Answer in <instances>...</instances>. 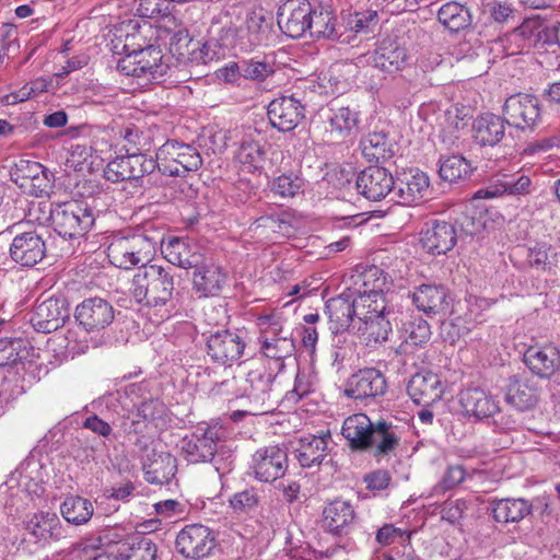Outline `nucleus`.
I'll list each match as a JSON object with an SVG mask.
<instances>
[{
    "instance_id": "f257e3e1",
    "label": "nucleus",
    "mask_w": 560,
    "mask_h": 560,
    "mask_svg": "<svg viewBox=\"0 0 560 560\" xmlns=\"http://www.w3.org/2000/svg\"><path fill=\"white\" fill-rule=\"evenodd\" d=\"M129 292L135 301L161 312L168 318L177 307L179 292L172 269L160 265L139 267L130 281Z\"/></svg>"
},
{
    "instance_id": "f03ea898",
    "label": "nucleus",
    "mask_w": 560,
    "mask_h": 560,
    "mask_svg": "<svg viewBox=\"0 0 560 560\" xmlns=\"http://www.w3.org/2000/svg\"><path fill=\"white\" fill-rule=\"evenodd\" d=\"M161 237L155 232H135L116 235L107 246L109 261L120 269L129 270L136 266H150L156 253Z\"/></svg>"
},
{
    "instance_id": "7ed1b4c3",
    "label": "nucleus",
    "mask_w": 560,
    "mask_h": 560,
    "mask_svg": "<svg viewBox=\"0 0 560 560\" xmlns=\"http://www.w3.org/2000/svg\"><path fill=\"white\" fill-rule=\"evenodd\" d=\"M273 378V375L259 364L240 380L237 397L246 401L247 408L234 411L232 413L234 421L240 420L243 415H265L275 409V401L270 394Z\"/></svg>"
},
{
    "instance_id": "20e7f679",
    "label": "nucleus",
    "mask_w": 560,
    "mask_h": 560,
    "mask_svg": "<svg viewBox=\"0 0 560 560\" xmlns=\"http://www.w3.org/2000/svg\"><path fill=\"white\" fill-rule=\"evenodd\" d=\"M162 59L161 49L150 45L128 54L119 60L117 68L125 75L142 80L143 84L160 83L168 70Z\"/></svg>"
},
{
    "instance_id": "39448f33",
    "label": "nucleus",
    "mask_w": 560,
    "mask_h": 560,
    "mask_svg": "<svg viewBox=\"0 0 560 560\" xmlns=\"http://www.w3.org/2000/svg\"><path fill=\"white\" fill-rule=\"evenodd\" d=\"M154 160L158 162L159 172L167 176H185L188 172L197 171L202 164L196 148L175 140L161 145Z\"/></svg>"
},
{
    "instance_id": "423d86ee",
    "label": "nucleus",
    "mask_w": 560,
    "mask_h": 560,
    "mask_svg": "<svg viewBox=\"0 0 560 560\" xmlns=\"http://www.w3.org/2000/svg\"><path fill=\"white\" fill-rule=\"evenodd\" d=\"M50 217L55 231L68 238L84 235L94 223L92 210L80 200L57 205L50 211Z\"/></svg>"
},
{
    "instance_id": "0eeeda50",
    "label": "nucleus",
    "mask_w": 560,
    "mask_h": 560,
    "mask_svg": "<svg viewBox=\"0 0 560 560\" xmlns=\"http://www.w3.org/2000/svg\"><path fill=\"white\" fill-rule=\"evenodd\" d=\"M305 93L295 91L272 100L267 109L271 126L281 132L295 129L305 117Z\"/></svg>"
},
{
    "instance_id": "6e6552de",
    "label": "nucleus",
    "mask_w": 560,
    "mask_h": 560,
    "mask_svg": "<svg viewBox=\"0 0 560 560\" xmlns=\"http://www.w3.org/2000/svg\"><path fill=\"white\" fill-rule=\"evenodd\" d=\"M222 430L215 425L198 427L179 442L185 459L191 464L211 462L218 451Z\"/></svg>"
},
{
    "instance_id": "1a4fd4ad",
    "label": "nucleus",
    "mask_w": 560,
    "mask_h": 560,
    "mask_svg": "<svg viewBox=\"0 0 560 560\" xmlns=\"http://www.w3.org/2000/svg\"><path fill=\"white\" fill-rule=\"evenodd\" d=\"M503 114L509 126L533 130L541 121L540 102L533 94L517 93L506 98Z\"/></svg>"
},
{
    "instance_id": "9d476101",
    "label": "nucleus",
    "mask_w": 560,
    "mask_h": 560,
    "mask_svg": "<svg viewBox=\"0 0 560 560\" xmlns=\"http://www.w3.org/2000/svg\"><path fill=\"white\" fill-rule=\"evenodd\" d=\"M158 162L154 158L143 153H130L108 162L104 170V176L113 183L138 180L152 174Z\"/></svg>"
},
{
    "instance_id": "9b49d317",
    "label": "nucleus",
    "mask_w": 560,
    "mask_h": 560,
    "mask_svg": "<svg viewBox=\"0 0 560 560\" xmlns=\"http://www.w3.org/2000/svg\"><path fill=\"white\" fill-rule=\"evenodd\" d=\"M246 348V342L241 334L231 329H217L209 331L207 337V354L221 365L231 366L237 362Z\"/></svg>"
},
{
    "instance_id": "f8f14e48",
    "label": "nucleus",
    "mask_w": 560,
    "mask_h": 560,
    "mask_svg": "<svg viewBox=\"0 0 560 560\" xmlns=\"http://www.w3.org/2000/svg\"><path fill=\"white\" fill-rule=\"evenodd\" d=\"M387 390L386 378L374 368L359 370L352 374L345 386V395L354 400L374 401Z\"/></svg>"
},
{
    "instance_id": "ddd939ff",
    "label": "nucleus",
    "mask_w": 560,
    "mask_h": 560,
    "mask_svg": "<svg viewBox=\"0 0 560 560\" xmlns=\"http://www.w3.org/2000/svg\"><path fill=\"white\" fill-rule=\"evenodd\" d=\"M47 246L42 233L30 230L16 233L10 244V258L26 268L35 267L46 257Z\"/></svg>"
},
{
    "instance_id": "4468645a",
    "label": "nucleus",
    "mask_w": 560,
    "mask_h": 560,
    "mask_svg": "<svg viewBox=\"0 0 560 560\" xmlns=\"http://www.w3.org/2000/svg\"><path fill=\"white\" fill-rule=\"evenodd\" d=\"M429 176L418 168H409L395 179L392 200L405 206H413L423 201L429 192Z\"/></svg>"
},
{
    "instance_id": "2eb2a0df",
    "label": "nucleus",
    "mask_w": 560,
    "mask_h": 560,
    "mask_svg": "<svg viewBox=\"0 0 560 560\" xmlns=\"http://www.w3.org/2000/svg\"><path fill=\"white\" fill-rule=\"evenodd\" d=\"M69 316L67 301L62 298L51 296L37 300L30 322L36 331L49 334L62 327Z\"/></svg>"
},
{
    "instance_id": "dca6fc26",
    "label": "nucleus",
    "mask_w": 560,
    "mask_h": 560,
    "mask_svg": "<svg viewBox=\"0 0 560 560\" xmlns=\"http://www.w3.org/2000/svg\"><path fill=\"white\" fill-rule=\"evenodd\" d=\"M115 317L113 305L95 296L83 300L74 310V318L88 332H98L109 326Z\"/></svg>"
},
{
    "instance_id": "f3484780",
    "label": "nucleus",
    "mask_w": 560,
    "mask_h": 560,
    "mask_svg": "<svg viewBox=\"0 0 560 560\" xmlns=\"http://www.w3.org/2000/svg\"><path fill=\"white\" fill-rule=\"evenodd\" d=\"M255 477L264 482H271L284 476L288 468V452L280 445L258 448L253 455Z\"/></svg>"
},
{
    "instance_id": "a211bd4d",
    "label": "nucleus",
    "mask_w": 560,
    "mask_h": 560,
    "mask_svg": "<svg viewBox=\"0 0 560 560\" xmlns=\"http://www.w3.org/2000/svg\"><path fill=\"white\" fill-rule=\"evenodd\" d=\"M355 188L366 199L378 201L393 194L395 178L387 168L371 165L357 175Z\"/></svg>"
},
{
    "instance_id": "6ab92c4d",
    "label": "nucleus",
    "mask_w": 560,
    "mask_h": 560,
    "mask_svg": "<svg viewBox=\"0 0 560 560\" xmlns=\"http://www.w3.org/2000/svg\"><path fill=\"white\" fill-rule=\"evenodd\" d=\"M214 546L213 533L200 524L187 525L176 537L177 551L186 558H205L210 555Z\"/></svg>"
},
{
    "instance_id": "aec40b11",
    "label": "nucleus",
    "mask_w": 560,
    "mask_h": 560,
    "mask_svg": "<svg viewBox=\"0 0 560 560\" xmlns=\"http://www.w3.org/2000/svg\"><path fill=\"white\" fill-rule=\"evenodd\" d=\"M270 35L271 24L262 14L253 12L244 25L233 31V47L244 52L252 51L267 45Z\"/></svg>"
},
{
    "instance_id": "412c9836",
    "label": "nucleus",
    "mask_w": 560,
    "mask_h": 560,
    "mask_svg": "<svg viewBox=\"0 0 560 560\" xmlns=\"http://www.w3.org/2000/svg\"><path fill=\"white\" fill-rule=\"evenodd\" d=\"M312 4L306 0H288L278 9V25L291 38H300L307 32Z\"/></svg>"
},
{
    "instance_id": "4be33fe9",
    "label": "nucleus",
    "mask_w": 560,
    "mask_h": 560,
    "mask_svg": "<svg viewBox=\"0 0 560 560\" xmlns=\"http://www.w3.org/2000/svg\"><path fill=\"white\" fill-rule=\"evenodd\" d=\"M327 120L329 133L338 140H345L358 131L360 112L355 105L332 102L328 107Z\"/></svg>"
},
{
    "instance_id": "5701e85b",
    "label": "nucleus",
    "mask_w": 560,
    "mask_h": 560,
    "mask_svg": "<svg viewBox=\"0 0 560 560\" xmlns=\"http://www.w3.org/2000/svg\"><path fill=\"white\" fill-rule=\"evenodd\" d=\"M412 301L427 315L445 316L451 312L452 298L443 285L422 284L413 291Z\"/></svg>"
},
{
    "instance_id": "b1692460",
    "label": "nucleus",
    "mask_w": 560,
    "mask_h": 560,
    "mask_svg": "<svg viewBox=\"0 0 560 560\" xmlns=\"http://www.w3.org/2000/svg\"><path fill=\"white\" fill-rule=\"evenodd\" d=\"M420 235L422 247L433 255L446 254L455 246L457 237L454 225L445 221L427 223Z\"/></svg>"
},
{
    "instance_id": "393cba45",
    "label": "nucleus",
    "mask_w": 560,
    "mask_h": 560,
    "mask_svg": "<svg viewBox=\"0 0 560 560\" xmlns=\"http://www.w3.org/2000/svg\"><path fill=\"white\" fill-rule=\"evenodd\" d=\"M443 385L433 372L416 373L407 385V393L417 405L429 407L441 400Z\"/></svg>"
},
{
    "instance_id": "a878e982",
    "label": "nucleus",
    "mask_w": 560,
    "mask_h": 560,
    "mask_svg": "<svg viewBox=\"0 0 560 560\" xmlns=\"http://www.w3.org/2000/svg\"><path fill=\"white\" fill-rule=\"evenodd\" d=\"M524 363L530 372L549 378L560 370V351L556 346H532L524 353Z\"/></svg>"
},
{
    "instance_id": "bb28decb",
    "label": "nucleus",
    "mask_w": 560,
    "mask_h": 560,
    "mask_svg": "<svg viewBox=\"0 0 560 560\" xmlns=\"http://www.w3.org/2000/svg\"><path fill=\"white\" fill-rule=\"evenodd\" d=\"M459 404L468 417L478 420L492 417L499 411V401L488 390L480 387H469L459 393Z\"/></svg>"
},
{
    "instance_id": "cd10ccee",
    "label": "nucleus",
    "mask_w": 560,
    "mask_h": 560,
    "mask_svg": "<svg viewBox=\"0 0 560 560\" xmlns=\"http://www.w3.org/2000/svg\"><path fill=\"white\" fill-rule=\"evenodd\" d=\"M307 32L315 39L338 40L341 43L350 40L349 36H343L342 26L337 23L335 14L324 8H312Z\"/></svg>"
},
{
    "instance_id": "c85d7f7f",
    "label": "nucleus",
    "mask_w": 560,
    "mask_h": 560,
    "mask_svg": "<svg viewBox=\"0 0 560 560\" xmlns=\"http://www.w3.org/2000/svg\"><path fill=\"white\" fill-rule=\"evenodd\" d=\"M226 275L222 267L213 261L202 262L195 268L192 288L200 296L218 295L225 283Z\"/></svg>"
},
{
    "instance_id": "c756f323",
    "label": "nucleus",
    "mask_w": 560,
    "mask_h": 560,
    "mask_svg": "<svg viewBox=\"0 0 560 560\" xmlns=\"http://www.w3.org/2000/svg\"><path fill=\"white\" fill-rule=\"evenodd\" d=\"M325 308L330 323L329 328L332 332L347 330L353 318L357 317L355 301L348 291L329 299Z\"/></svg>"
},
{
    "instance_id": "7c9ffc66",
    "label": "nucleus",
    "mask_w": 560,
    "mask_h": 560,
    "mask_svg": "<svg viewBox=\"0 0 560 560\" xmlns=\"http://www.w3.org/2000/svg\"><path fill=\"white\" fill-rule=\"evenodd\" d=\"M396 149L397 143L383 130L369 132L360 141L361 153L369 162L385 163L395 156Z\"/></svg>"
},
{
    "instance_id": "2f4dec72",
    "label": "nucleus",
    "mask_w": 560,
    "mask_h": 560,
    "mask_svg": "<svg viewBox=\"0 0 560 560\" xmlns=\"http://www.w3.org/2000/svg\"><path fill=\"white\" fill-rule=\"evenodd\" d=\"M330 434L306 435L298 441V447L294 450V457L303 468L319 466L327 456L328 442Z\"/></svg>"
},
{
    "instance_id": "473e14b6",
    "label": "nucleus",
    "mask_w": 560,
    "mask_h": 560,
    "mask_svg": "<svg viewBox=\"0 0 560 560\" xmlns=\"http://www.w3.org/2000/svg\"><path fill=\"white\" fill-rule=\"evenodd\" d=\"M401 435L397 427L386 420L374 423L370 438V448L374 450L375 457H390L395 455L400 445Z\"/></svg>"
},
{
    "instance_id": "72a5a7b5",
    "label": "nucleus",
    "mask_w": 560,
    "mask_h": 560,
    "mask_svg": "<svg viewBox=\"0 0 560 560\" xmlns=\"http://www.w3.org/2000/svg\"><path fill=\"white\" fill-rule=\"evenodd\" d=\"M355 512L349 501L334 500L323 511V527L332 535L346 534L353 523Z\"/></svg>"
},
{
    "instance_id": "f704fd0d",
    "label": "nucleus",
    "mask_w": 560,
    "mask_h": 560,
    "mask_svg": "<svg viewBox=\"0 0 560 560\" xmlns=\"http://www.w3.org/2000/svg\"><path fill=\"white\" fill-rule=\"evenodd\" d=\"M374 423L365 413H354L343 421L341 434L352 450L366 451Z\"/></svg>"
},
{
    "instance_id": "c9c22d12",
    "label": "nucleus",
    "mask_w": 560,
    "mask_h": 560,
    "mask_svg": "<svg viewBox=\"0 0 560 560\" xmlns=\"http://www.w3.org/2000/svg\"><path fill=\"white\" fill-rule=\"evenodd\" d=\"M144 479L151 485H168L175 476L176 458L170 453H154L143 464Z\"/></svg>"
},
{
    "instance_id": "e433bc0d",
    "label": "nucleus",
    "mask_w": 560,
    "mask_h": 560,
    "mask_svg": "<svg viewBox=\"0 0 560 560\" xmlns=\"http://www.w3.org/2000/svg\"><path fill=\"white\" fill-rule=\"evenodd\" d=\"M505 117L485 114L476 118L472 130L474 138L480 145H497L505 136Z\"/></svg>"
},
{
    "instance_id": "4c0bfd02",
    "label": "nucleus",
    "mask_w": 560,
    "mask_h": 560,
    "mask_svg": "<svg viewBox=\"0 0 560 560\" xmlns=\"http://www.w3.org/2000/svg\"><path fill=\"white\" fill-rule=\"evenodd\" d=\"M114 537L109 540L117 542L121 560H156L158 546L150 538L137 536L124 540L116 532Z\"/></svg>"
},
{
    "instance_id": "58836bf2",
    "label": "nucleus",
    "mask_w": 560,
    "mask_h": 560,
    "mask_svg": "<svg viewBox=\"0 0 560 560\" xmlns=\"http://www.w3.org/2000/svg\"><path fill=\"white\" fill-rule=\"evenodd\" d=\"M171 51L177 54L180 58H185L187 55L190 60L207 63L213 60L215 51L211 49L209 43L201 44L195 42L188 37L187 33L177 32L174 34L171 42Z\"/></svg>"
},
{
    "instance_id": "ea45409f",
    "label": "nucleus",
    "mask_w": 560,
    "mask_h": 560,
    "mask_svg": "<svg viewBox=\"0 0 560 560\" xmlns=\"http://www.w3.org/2000/svg\"><path fill=\"white\" fill-rule=\"evenodd\" d=\"M352 278L353 287L349 288L348 292L353 298L381 294L388 287L386 275L376 266L366 268Z\"/></svg>"
},
{
    "instance_id": "a19ab883",
    "label": "nucleus",
    "mask_w": 560,
    "mask_h": 560,
    "mask_svg": "<svg viewBox=\"0 0 560 560\" xmlns=\"http://www.w3.org/2000/svg\"><path fill=\"white\" fill-rule=\"evenodd\" d=\"M44 483V470L36 462H25L4 481L8 490H35Z\"/></svg>"
},
{
    "instance_id": "79ce46f5",
    "label": "nucleus",
    "mask_w": 560,
    "mask_h": 560,
    "mask_svg": "<svg viewBox=\"0 0 560 560\" xmlns=\"http://www.w3.org/2000/svg\"><path fill=\"white\" fill-rule=\"evenodd\" d=\"M165 259L183 269H195L202 262L203 256L185 241L171 240L163 249Z\"/></svg>"
},
{
    "instance_id": "37998d69",
    "label": "nucleus",
    "mask_w": 560,
    "mask_h": 560,
    "mask_svg": "<svg viewBox=\"0 0 560 560\" xmlns=\"http://www.w3.org/2000/svg\"><path fill=\"white\" fill-rule=\"evenodd\" d=\"M26 532L36 542L58 539L61 536L60 521L55 513L40 512L34 514L26 523Z\"/></svg>"
},
{
    "instance_id": "c03bdc74",
    "label": "nucleus",
    "mask_w": 560,
    "mask_h": 560,
    "mask_svg": "<svg viewBox=\"0 0 560 560\" xmlns=\"http://www.w3.org/2000/svg\"><path fill=\"white\" fill-rule=\"evenodd\" d=\"M505 401L516 410H528L537 404L538 393L537 389L527 382H523L513 376L509 378L506 385Z\"/></svg>"
},
{
    "instance_id": "a18cd8bd",
    "label": "nucleus",
    "mask_w": 560,
    "mask_h": 560,
    "mask_svg": "<svg viewBox=\"0 0 560 560\" xmlns=\"http://www.w3.org/2000/svg\"><path fill=\"white\" fill-rule=\"evenodd\" d=\"M439 22L451 32H459L471 24V14L464 4L455 1L444 3L438 11Z\"/></svg>"
},
{
    "instance_id": "49530a36",
    "label": "nucleus",
    "mask_w": 560,
    "mask_h": 560,
    "mask_svg": "<svg viewBox=\"0 0 560 560\" xmlns=\"http://www.w3.org/2000/svg\"><path fill=\"white\" fill-rule=\"evenodd\" d=\"M362 325L359 327L366 346L375 347L388 340L392 332V316L375 318H359Z\"/></svg>"
},
{
    "instance_id": "de8ad7c7",
    "label": "nucleus",
    "mask_w": 560,
    "mask_h": 560,
    "mask_svg": "<svg viewBox=\"0 0 560 560\" xmlns=\"http://www.w3.org/2000/svg\"><path fill=\"white\" fill-rule=\"evenodd\" d=\"M93 511L92 502L79 494L67 497L60 505L63 518L74 525L86 523L92 517Z\"/></svg>"
},
{
    "instance_id": "09e8293b",
    "label": "nucleus",
    "mask_w": 560,
    "mask_h": 560,
    "mask_svg": "<svg viewBox=\"0 0 560 560\" xmlns=\"http://www.w3.org/2000/svg\"><path fill=\"white\" fill-rule=\"evenodd\" d=\"M357 318L388 317L394 314L384 293L355 296Z\"/></svg>"
},
{
    "instance_id": "8fccbe9b",
    "label": "nucleus",
    "mask_w": 560,
    "mask_h": 560,
    "mask_svg": "<svg viewBox=\"0 0 560 560\" xmlns=\"http://www.w3.org/2000/svg\"><path fill=\"white\" fill-rule=\"evenodd\" d=\"M241 67L243 78L255 82H262L276 72L275 57L272 55L242 60Z\"/></svg>"
},
{
    "instance_id": "3c124183",
    "label": "nucleus",
    "mask_w": 560,
    "mask_h": 560,
    "mask_svg": "<svg viewBox=\"0 0 560 560\" xmlns=\"http://www.w3.org/2000/svg\"><path fill=\"white\" fill-rule=\"evenodd\" d=\"M273 195L281 198H294L303 194L305 189V180L298 173L288 172L276 176L269 184Z\"/></svg>"
},
{
    "instance_id": "603ef678",
    "label": "nucleus",
    "mask_w": 560,
    "mask_h": 560,
    "mask_svg": "<svg viewBox=\"0 0 560 560\" xmlns=\"http://www.w3.org/2000/svg\"><path fill=\"white\" fill-rule=\"evenodd\" d=\"M529 513V505L523 499H502L493 508V516L498 522H518Z\"/></svg>"
},
{
    "instance_id": "864d4df0",
    "label": "nucleus",
    "mask_w": 560,
    "mask_h": 560,
    "mask_svg": "<svg viewBox=\"0 0 560 560\" xmlns=\"http://www.w3.org/2000/svg\"><path fill=\"white\" fill-rule=\"evenodd\" d=\"M440 163V176L450 183L464 179L471 173L470 162L462 155L441 158Z\"/></svg>"
},
{
    "instance_id": "5fc2aeb1",
    "label": "nucleus",
    "mask_w": 560,
    "mask_h": 560,
    "mask_svg": "<svg viewBox=\"0 0 560 560\" xmlns=\"http://www.w3.org/2000/svg\"><path fill=\"white\" fill-rule=\"evenodd\" d=\"M265 154L262 147L258 142L243 140L235 156L247 172H253L262 167Z\"/></svg>"
},
{
    "instance_id": "6e6d98bb",
    "label": "nucleus",
    "mask_w": 560,
    "mask_h": 560,
    "mask_svg": "<svg viewBox=\"0 0 560 560\" xmlns=\"http://www.w3.org/2000/svg\"><path fill=\"white\" fill-rule=\"evenodd\" d=\"M527 262L537 270H547L558 262V253L548 243H536L527 249Z\"/></svg>"
},
{
    "instance_id": "4d7b16f0",
    "label": "nucleus",
    "mask_w": 560,
    "mask_h": 560,
    "mask_svg": "<svg viewBox=\"0 0 560 560\" xmlns=\"http://www.w3.org/2000/svg\"><path fill=\"white\" fill-rule=\"evenodd\" d=\"M260 350L267 358L275 360H282L287 357H290L294 350L295 346L289 336H283L282 334L279 336H273L265 339H260Z\"/></svg>"
},
{
    "instance_id": "13d9d810",
    "label": "nucleus",
    "mask_w": 560,
    "mask_h": 560,
    "mask_svg": "<svg viewBox=\"0 0 560 560\" xmlns=\"http://www.w3.org/2000/svg\"><path fill=\"white\" fill-rule=\"evenodd\" d=\"M431 328L425 319L416 316L402 325L404 341L411 346H422L430 340Z\"/></svg>"
},
{
    "instance_id": "bf43d9fd",
    "label": "nucleus",
    "mask_w": 560,
    "mask_h": 560,
    "mask_svg": "<svg viewBox=\"0 0 560 560\" xmlns=\"http://www.w3.org/2000/svg\"><path fill=\"white\" fill-rule=\"evenodd\" d=\"M27 354L28 350L22 339H0V366L16 364Z\"/></svg>"
},
{
    "instance_id": "052dcab7",
    "label": "nucleus",
    "mask_w": 560,
    "mask_h": 560,
    "mask_svg": "<svg viewBox=\"0 0 560 560\" xmlns=\"http://www.w3.org/2000/svg\"><path fill=\"white\" fill-rule=\"evenodd\" d=\"M515 175H504L503 178L491 180L486 187L474 195L475 199H491L503 195L514 196Z\"/></svg>"
},
{
    "instance_id": "680f3d73",
    "label": "nucleus",
    "mask_w": 560,
    "mask_h": 560,
    "mask_svg": "<svg viewBox=\"0 0 560 560\" xmlns=\"http://www.w3.org/2000/svg\"><path fill=\"white\" fill-rule=\"evenodd\" d=\"M135 3L136 12L142 19H173L166 0H135Z\"/></svg>"
},
{
    "instance_id": "e2e57ef3",
    "label": "nucleus",
    "mask_w": 560,
    "mask_h": 560,
    "mask_svg": "<svg viewBox=\"0 0 560 560\" xmlns=\"http://www.w3.org/2000/svg\"><path fill=\"white\" fill-rule=\"evenodd\" d=\"M43 165L35 161L20 160L10 172L11 179L23 189L32 178L43 172Z\"/></svg>"
},
{
    "instance_id": "0e129e2a",
    "label": "nucleus",
    "mask_w": 560,
    "mask_h": 560,
    "mask_svg": "<svg viewBox=\"0 0 560 560\" xmlns=\"http://www.w3.org/2000/svg\"><path fill=\"white\" fill-rule=\"evenodd\" d=\"M256 325L259 328L258 341H260V339L279 336L283 332V319L278 313L259 315L256 318Z\"/></svg>"
},
{
    "instance_id": "69168bd1",
    "label": "nucleus",
    "mask_w": 560,
    "mask_h": 560,
    "mask_svg": "<svg viewBox=\"0 0 560 560\" xmlns=\"http://www.w3.org/2000/svg\"><path fill=\"white\" fill-rule=\"evenodd\" d=\"M475 477H481L478 472H467L462 465L450 466L444 472L440 482V490H452L453 488L472 480Z\"/></svg>"
},
{
    "instance_id": "338daca9",
    "label": "nucleus",
    "mask_w": 560,
    "mask_h": 560,
    "mask_svg": "<svg viewBox=\"0 0 560 560\" xmlns=\"http://www.w3.org/2000/svg\"><path fill=\"white\" fill-rule=\"evenodd\" d=\"M52 187L54 176L46 167H43V172L32 178L27 184H24L22 190L31 196L43 197L48 196Z\"/></svg>"
},
{
    "instance_id": "774afa93",
    "label": "nucleus",
    "mask_w": 560,
    "mask_h": 560,
    "mask_svg": "<svg viewBox=\"0 0 560 560\" xmlns=\"http://www.w3.org/2000/svg\"><path fill=\"white\" fill-rule=\"evenodd\" d=\"M90 334L80 324L75 328L68 329L66 332V348L73 354L84 353L90 347Z\"/></svg>"
}]
</instances>
